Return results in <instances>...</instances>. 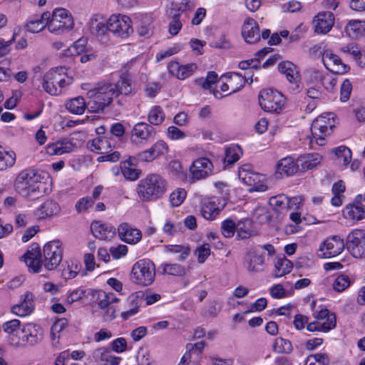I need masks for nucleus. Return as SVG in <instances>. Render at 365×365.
Instances as JSON below:
<instances>
[{
  "mask_svg": "<svg viewBox=\"0 0 365 365\" xmlns=\"http://www.w3.org/2000/svg\"><path fill=\"white\" fill-rule=\"evenodd\" d=\"M87 40L81 38L76 41L69 48L64 51L65 56L81 55L86 51Z\"/></svg>",
  "mask_w": 365,
  "mask_h": 365,
  "instance_id": "obj_45",
  "label": "nucleus"
},
{
  "mask_svg": "<svg viewBox=\"0 0 365 365\" xmlns=\"http://www.w3.org/2000/svg\"><path fill=\"white\" fill-rule=\"evenodd\" d=\"M187 195V192L185 189L178 188L174 190L170 195V201L173 207H178L185 200Z\"/></svg>",
  "mask_w": 365,
  "mask_h": 365,
  "instance_id": "obj_57",
  "label": "nucleus"
},
{
  "mask_svg": "<svg viewBox=\"0 0 365 365\" xmlns=\"http://www.w3.org/2000/svg\"><path fill=\"white\" fill-rule=\"evenodd\" d=\"M24 259L26 264L29 267L30 272L37 273L41 271V266L43 264V260L41 259V254L39 251L28 250L24 256L21 257Z\"/></svg>",
  "mask_w": 365,
  "mask_h": 365,
  "instance_id": "obj_29",
  "label": "nucleus"
},
{
  "mask_svg": "<svg viewBox=\"0 0 365 365\" xmlns=\"http://www.w3.org/2000/svg\"><path fill=\"white\" fill-rule=\"evenodd\" d=\"M218 79L217 74L215 71H209L207 74L206 78H200L197 80L200 85L205 89H209L212 85L215 84Z\"/></svg>",
  "mask_w": 365,
  "mask_h": 365,
  "instance_id": "obj_64",
  "label": "nucleus"
},
{
  "mask_svg": "<svg viewBox=\"0 0 365 365\" xmlns=\"http://www.w3.org/2000/svg\"><path fill=\"white\" fill-rule=\"evenodd\" d=\"M123 166L121 173L126 180L135 181L139 178L141 171L140 170L126 166V162H122Z\"/></svg>",
  "mask_w": 365,
  "mask_h": 365,
  "instance_id": "obj_59",
  "label": "nucleus"
},
{
  "mask_svg": "<svg viewBox=\"0 0 365 365\" xmlns=\"http://www.w3.org/2000/svg\"><path fill=\"white\" fill-rule=\"evenodd\" d=\"M242 35L249 43H254L260 39L259 28L253 19H246L242 26Z\"/></svg>",
  "mask_w": 365,
  "mask_h": 365,
  "instance_id": "obj_25",
  "label": "nucleus"
},
{
  "mask_svg": "<svg viewBox=\"0 0 365 365\" xmlns=\"http://www.w3.org/2000/svg\"><path fill=\"white\" fill-rule=\"evenodd\" d=\"M71 83L72 78L66 76L64 67L51 69L44 74L41 80L43 90L51 96L62 94Z\"/></svg>",
  "mask_w": 365,
  "mask_h": 365,
  "instance_id": "obj_4",
  "label": "nucleus"
},
{
  "mask_svg": "<svg viewBox=\"0 0 365 365\" xmlns=\"http://www.w3.org/2000/svg\"><path fill=\"white\" fill-rule=\"evenodd\" d=\"M229 76L231 91L225 94V96H227L232 93L237 92L244 87L246 83V79L238 73L235 72L229 74L227 73L225 75V76ZM218 94L221 95L219 91H216L214 93L215 98H222V97H224V96H218Z\"/></svg>",
  "mask_w": 365,
  "mask_h": 365,
  "instance_id": "obj_32",
  "label": "nucleus"
},
{
  "mask_svg": "<svg viewBox=\"0 0 365 365\" xmlns=\"http://www.w3.org/2000/svg\"><path fill=\"white\" fill-rule=\"evenodd\" d=\"M197 68L195 63L180 65L177 61H171L168 65L169 73L180 80H185L191 76Z\"/></svg>",
  "mask_w": 365,
  "mask_h": 365,
  "instance_id": "obj_22",
  "label": "nucleus"
},
{
  "mask_svg": "<svg viewBox=\"0 0 365 365\" xmlns=\"http://www.w3.org/2000/svg\"><path fill=\"white\" fill-rule=\"evenodd\" d=\"M155 135L156 130L153 125L143 122L138 123L131 130L130 141L138 147H143L153 141Z\"/></svg>",
  "mask_w": 365,
  "mask_h": 365,
  "instance_id": "obj_10",
  "label": "nucleus"
},
{
  "mask_svg": "<svg viewBox=\"0 0 365 365\" xmlns=\"http://www.w3.org/2000/svg\"><path fill=\"white\" fill-rule=\"evenodd\" d=\"M34 296L30 292H26L21 297L20 303L11 307L13 314L19 317L29 315L34 309Z\"/></svg>",
  "mask_w": 365,
  "mask_h": 365,
  "instance_id": "obj_20",
  "label": "nucleus"
},
{
  "mask_svg": "<svg viewBox=\"0 0 365 365\" xmlns=\"http://www.w3.org/2000/svg\"><path fill=\"white\" fill-rule=\"evenodd\" d=\"M204 346L205 343L202 341L196 342L195 344H187V349L189 351L182 357L179 365H200L198 360L201 357Z\"/></svg>",
  "mask_w": 365,
  "mask_h": 365,
  "instance_id": "obj_21",
  "label": "nucleus"
},
{
  "mask_svg": "<svg viewBox=\"0 0 365 365\" xmlns=\"http://www.w3.org/2000/svg\"><path fill=\"white\" fill-rule=\"evenodd\" d=\"M361 200V195L356 196L354 201L344 208V216L353 220H361L365 218V205L362 204Z\"/></svg>",
  "mask_w": 365,
  "mask_h": 365,
  "instance_id": "obj_23",
  "label": "nucleus"
},
{
  "mask_svg": "<svg viewBox=\"0 0 365 365\" xmlns=\"http://www.w3.org/2000/svg\"><path fill=\"white\" fill-rule=\"evenodd\" d=\"M314 31L318 34L328 33L334 24V16L331 11H321L313 21Z\"/></svg>",
  "mask_w": 365,
  "mask_h": 365,
  "instance_id": "obj_19",
  "label": "nucleus"
},
{
  "mask_svg": "<svg viewBox=\"0 0 365 365\" xmlns=\"http://www.w3.org/2000/svg\"><path fill=\"white\" fill-rule=\"evenodd\" d=\"M236 230V222L230 219L224 220L221 224V232L225 237H233Z\"/></svg>",
  "mask_w": 365,
  "mask_h": 365,
  "instance_id": "obj_58",
  "label": "nucleus"
},
{
  "mask_svg": "<svg viewBox=\"0 0 365 365\" xmlns=\"http://www.w3.org/2000/svg\"><path fill=\"white\" fill-rule=\"evenodd\" d=\"M364 22L358 20L350 21L345 27L346 33L351 38H357L364 32Z\"/></svg>",
  "mask_w": 365,
  "mask_h": 365,
  "instance_id": "obj_44",
  "label": "nucleus"
},
{
  "mask_svg": "<svg viewBox=\"0 0 365 365\" xmlns=\"http://www.w3.org/2000/svg\"><path fill=\"white\" fill-rule=\"evenodd\" d=\"M16 163V154L14 152L6 151L0 146V171L11 168Z\"/></svg>",
  "mask_w": 365,
  "mask_h": 365,
  "instance_id": "obj_43",
  "label": "nucleus"
},
{
  "mask_svg": "<svg viewBox=\"0 0 365 365\" xmlns=\"http://www.w3.org/2000/svg\"><path fill=\"white\" fill-rule=\"evenodd\" d=\"M150 149L156 158L160 155L167 154L169 150L168 144L163 140H158L150 148Z\"/></svg>",
  "mask_w": 365,
  "mask_h": 365,
  "instance_id": "obj_62",
  "label": "nucleus"
},
{
  "mask_svg": "<svg viewBox=\"0 0 365 365\" xmlns=\"http://www.w3.org/2000/svg\"><path fill=\"white\" fill-rule=\"evenodd\" d=\"M321 160L322 158L318 153L307 154L299 158L303 170H312L320 163Z\"/></svg>",
  "mask_w": 365,
  "mask_h": 365,
  "instance_id": "obj_41",
  "label": "nucleus"
},
{
  "mask_svg": "<svg viewBox=\"0 0 365 365\" xmlns=\"http://www.w3.org/2000/svg\"><path fill=\"white\" fill-rule=\"evenodd\" d=\"M94 205L93 200L90 197H85L81 198L76 202L75 208L78 213H83L89 211Z\"/></svg>",
  "mask_w": 365,
  "mask_h": 365,
  "instance_id": "obj_60",
  "label": "nucleus"
},
{
  "mask_svg": "<svg viewBox=\"0 0 365 365\" xmlns=\"http://www.w3.org/2000/svg\"><path fill=\"white\" fill-rule=\"evenodd\" d=\"M43 264L48 270L55 269L62 261L63 250L59 240L47 242L43 248Z\"/></svg>",
  "mask_w": 365,
  "mask_h": 365,
  "instance_id": "obj_9",
  "label": "nucleus"
},
{
  "mask_svg": "<svg viewBox=\"0 0 365 365\" xmlns=\"http://www.w3.org/2000/svg\"><path fill=\"white\" fill-rule=\"evenodd\" d=\"M334 127V120L330 118L323 115L317 117L313 120L311 125L312 136H308L306 138L307 140H309V146L313 148L314 141L318 145H324L325 137L331 134Z\"/></svg>",
  "mask_w": 365,
  "mask_h": 365,
  "instance_id": "obj_6",
  "label": "nucleus"
},
{
  "mask_svg": "<svg viewBox=\"0 0 365 365\" xmlns=\"http://www.w3.org/2000/svg\"><path fill=\"white\" fill-rule=\"evenodd\" d=\"M110 32L123 38H128L133 32L132 21L125 15H112L108 19Z\"/></svg>",
  "mask_w": 365,
  "mask_h": 365,
  "instance_id": "obj_13",
  "label": "nucleus"
},
{
  "mask_svg": "<svg viewBox=\"0 0 365 365\" xmlns=\"http://www.w3.org/2000/svg\"><path fill=\"white\" fill-rule=\"evenodd\" d=\"M90 30L93 34L98 37L106 35L108 32H110V29L108 28V20L105 22L96 19H91L90 21Z\"/></svg>",
  "mask_w": 365,
  "mask_h": 365,
  "instance_id": "obj_42",
  "label": "nucleus"
},
{
  "mask_svg": "<svg viewBox=\"0 0 365 365\" xmlns=\"http://www.w3.org/2000/svg\"><path fill=\"white\" fill-rule=\"evenodd\" d=\"M91 230L95 237L102 240L111 239L115 233V229L113 226L100 222H92Z\"/></svg>",
  "mask_w": 365,
  "mask_h": 365,
  "instance_id": "obj_27",
  "label": "nucleus"
},
{
  "mask_svg": "<svg viewBox=\"0 0 365 365\" xmlns=\"http://www.w3.org/2000/svg\"><path fill=\"white\" fill-rule=\"evenodd\" d=\"M61 207L59 205L52 200H46L34 212L35 216L38 219H45L53 215H56L60 212Z\"/></svg>",
  "mask_w": 365,
  "mask_h": 365,
  "instance_id": "obj_28",
  "label": "nucleus"
},
{
  "mask_svg": "<svg viewBox=\"0 0 365 365\" xmlns=\"http://www.w3.org/2000/svg\"><path fill=\"white\" fill-rule=\"evenodd\" d=\"M50 13L44 12L41 16H36L31 18L26 23V29L32 33H37L42 31L46 26L48 27Z\"/></svg>",
  "mask_w": 365,
  "mask_h": 365,
  "instance_id": "obj_30",
  "label": "nucleus"
},
{
  "mask_svg": "<svg viewBox=\"0 0 365 365\" xmlns=\"http://www.w3.org/2000/svg\"><path fill=\"white\" fill-rule=\"evenodd\" d=\"M273 348L274 351L278 353L289 354L292 350L291 342L289 340L284 339L282 337H278L274 340Z\"/></svg>",
  "mask_w": 365,
  "mask_h": 365,
  "instance_id": "obj_56",
  "label": "nucleus"
},
{
  "mask_svg": "<svg viewBox=\"0 0 365 365\" xmlns=\"http://www.w3.org/2000/svg\"><path fill=\"white\" fill-rule=\"evenodd\" d=\"M244 267L249 272H260L264 269L265 259L256 250H250L243 261Z\"/></svg>",
  "mask_w": 365,
  "mask_h": 365,
  "instance_id": "obj_17",
  "label": "nucleus"
},
{
  "mask_svg": "<svg viewBox=\"0 0 365 365\" xmlns=\"http://www.w3.org/2000/svg\"><path fill=\"white\" fill-rule=\"evenodd\" d=\"M237 240L247 239L252 235L251 221L248 219L239 220L236 223Z\"/></svg>",
  "mask_w": 365,
  "mask_h": 365,
  "instance_id": "obj_39",
  "label": "nucleus"
},
{
  "mask_svg": "<svg viewBox=\"0 0 365 365\" xmlns=\"http://www.w3.org/2000/svg\"><path fill=\"white\" fill-rule=\"evenodd\" d=\"M74 22L71 14L63 8L56 9L48 23V29L51 33L62 34L71 30Z\"/></svg>",
  "mask_w": 365,
  "mask_h": 365,
  "instance_id": "obj_7",
  "label": "nucleus"
},
{
  "mask_svg": "<svg viewBox=\"0 0 365 365\" xmlns=\"http://www.w3.org/2000/svg\"><path fill=\"white\" fill-rule=\"evenodd\" d=\"M242 155V150L238 145H232L225 148L224 161L227 164L237 162Z\"/></svg>",
  "mask_w": 365,
  "mask_h": 365,
  "instance_id": "obj_50",
  "label": "nucleus"
},
{
  "mask_svg": "<svg viewBox=\"0 0 365 365\" xmlns=\"http://www.w3.org/2000/svg\"><path fill=\"white\" fill-rule=\"evenodd\" d=\"M23 339L29 345H35L39 343L43 337V329L36 324H26L22 328Z\"/></svg>",
  "mask_w": 365,
  "mask_h": 365,
  "instance_id": "obj_24",
  "label": "nucleus"
},
{
  "mask_svg": "<svg viewBox=\"0 0 365 365\" xmlns=\"http://www.w3.org/2000/svg\"><path fill=\"white\" fill-rule=\"evenodd\" d=\"M66 108L71 113L76 115L83 114L88 108V103L81 96L70 99L66 103Z\"/></svg>",
  "mask_w": 365,
  "mask_h": 365,
  "instance_id": "obj_37",
  "label": "nucleus"
},
{
  "mask_svg": "<svg viewBox=\"0 0 365 365\" xmlns=\"http://www.w3.org/2000/svg\"><path fill=\"white\" fill-rule=\"evenodd\" d=\"M278 68L284 73L289 82L292 84V90L297 92L300 88V74L297 67L291 61H283L278 65Z\"/></svg>",
  "mask_w": 365,
  "mask_h": 365,
  "instance_id": "obj_18",
  "label": "nucleus"
},
{
  "mask_svg": "<svg viewBox=\"0 0 365 365\" xmlns=\"http://www.w3.org/2000/svg\"><path fill=\"white\" fill-rule=\"evenodd\" d=\"M292 263L285 257H279L274 263V276L275 277H282L291 272Z\"/></svg>",
  "mask_w": 365,
  "mask_h": 365,
  "instance_id": "obj_40",
  "label": "nucleus"
},
{
  "mask_svg": "<svg viewBox=\"0 0 365 365\" xmlns=\"http://www.w3.org/2000/svg\"><path fill=\"white\" fill-rule=\"evenodd\" d=\"M169 16L168 31L172 36H175L181 30L182 22L185 21V19L180 17L179 14H175L172 12H170Z\"/></svg>",
  "mask_w": 365,
  "mask_h": 365,
  "instance_id": "obj_46",
  "label": "nucleus"
},
{
  "mask_svg": "<svg viewBox=\"0 0 365 365\" xmlns=\"http://www.w3.org/2000/svg\"><path fill=\"white\" fill-rule=\"evenodd\" d=\"M155 277V265L148 259L137 261L133 266L130 278L133 283L140 286H149Z\"/></svg>",
  "mask_w": 365,
  "mask_h": 365,
  "instance_id": "obj_5",
  "label": "nucleus"
},
{
  "mask_svg": "<svg viewBox=\"0 0 365 365\" xmlns=\"http://www.w3.org/2000/svg\"><path fill=\"white\" fill-rule=\"evenodd\" d=\"M112 147L111 140L106 137H98L88 143L90 150L96 153H108L112 151Z\"/></svg>",
  "mask_w": 365,
  "mask_h": 365,
  "instance_id": "obj_34",
  "label": "nucleus"
},
{
  "mask_svg": "<svg viewBox=\"0 0 365 365\" xmlns=\"http://www.w3.org/2000/svg\"><path fill=\"white\" fill-rule=\"evenodd\" d=\"M345 246L343 238L339 235H333L321 243L317 250V255L322 259L334 257L344 251Z\"/></svg>",
  "mask_w": 365,
  "mask_h": 365,
  "instance_id": "obj_11",
  "label": "nucleus"
},
{
  "mask_svg": "<svg viewBox=\"0 0 365 365\" xmlns=\"http://www.w3.org/2000/svg\"><path fill=\"white\" fill-rule=\"evenodd\" d=\"M165 114L161 107L154 106L148 113V121L150 124L158 125L164 120Z\"/></svg>",
  "mask_w": 365,
  "mask_h": 365,
  "instance_id": "obj_52",
  "label": "nucleus"
},
{
  "mask_svg": "<svg viewBox=\"0 0 365 365\" xmlns=\"http://www.w3.org/2000/svg\"><path fill=\"white\" fill-rule=\"evenodd\" d=\"M247 165L241 167L238 172L240 180L250 187V192H264L267 190V186L264 183V176L250 170Z\"/></svg>",
  "mask_w": 365,
  "mask_h": 365,
  "instance_id": "obj_12",
  "label": "nucleus"
},
{
  "mask_svg": "<svg viewBox=\"0 0 365 365\" xmlns=\"http://www.w3.org/2000/svg\"><path fill=\"white\" fill-rule=\"evenodd\" d=\"M118 233L120 239L128 244H136L142 237L140 230L133 228L127 223H122L119 225Z\"/></svg>",
  "mask_w": 365,
  "mask_h": 365,
  "instance_id": "obj_26",
  "label": "nucleus"
},
{
  "mask_svg": "<svg viewBox=\"0 0 365 365\" xmlns=\"http://www.w3.org/2000/svg\"><path fill=\"white\" fill-rule=\"evenodd\" d=\"M346 246L355 258L365 256V230H354L346 237Z\"/></svg>",
  "mask_w": 365,
  "mask_h": 365,
  "instance_id": "obj_14",
  "label": "nucleus"
},
{
  "mask_svg": "<svg viewBox=\"0 0 365 365\" xmlns=\"http://www.w3.org/2000/svg\"><path fill=\"white\" fill-rule=\"evenodd\" d=\"M299 169V165L291 157H287L280 160L277 165V172L286 176L294 175Z\"/></svg>",
  "mask_w": 365,
  "mask_h": 365,
  "instance_id": "obj_35",
  "label": "nucleus"
},
{
  "mask_svg": "<svg viewBox=\"0 0 365 365\" xmlns=\"http://www.w3.org/2000/svg\"><path fill=\"white\" fill-rule=\"evenodd\" d=\"M259 102L265 111L278 113L284 108L285 98L277 91L264 89L260 92Z\"/></svg>",
  "mask_w": 365,
  "mask_h": 365,
  "instance_id": "obj_8",
  "label": "nucleus"
},
{
  "mask_svg": "<svg viewBox=\"0 0 365 365\" xmlns=\"http://www.w3.org/2000/svg\"><path fill=\"white\" fill-rule=\"evenodd\" d=\"M62 267L61 276L66 280L75 278L81 269V262L74 259L66 261Z\"/></svg>",
  "mask_w": 365,
  "mask_h": 365,
  "instance_id": "obj_33",
  "label": "nucleus"
},
{
  "mask_svg": "<svg viewBox=\"0 0 365 365\" xmlns=\"http://www.w3.org/2000/svg\"><path fill=\"white\" fill-rule=\"evenodd\" d=\"M213 165L207 158H199L190 166V177L196 181L205 179L212 173Z\"/></svg>",
  "mask_w": 365,
  "mask_h": 365,
  "instance_id": "obj_15",
  "label": "nucleus"
},
{
  "mask_svg": "<svg viewBox=\"0 0 365 365\" xmlns=\"http://www.w3.org/2000/svg\"><path fill=\"white\" fill-rule=\"evenodd\" d=\"M330 359L326 353H316L307 356L304 365H329Z\"/></svg>",
  "mask_w": 365,
  "mask_h": 365,
  "instance_id": "obj_49",
  "label": "nucleus"
},
{
  "mask_svg": "<svg viewBox=\"0 0 365 365\" xmlns=\"http://www.w3.org/2000/svg\"><path fill=\"white\" fill-rule=\"evenodd\" d=\"M336 324V317H331L328 322H313L307 323V329L309 331H323L328 332L335 328Z\"/></svg>",
  "mask_w": 365,
  "mask_h": 365,
  "instance_id": "obj_38",
  "label": "nucleus"
},
{
  "mask_svg": "<svg viewBox=\"0 0 365 365\" xmlns=\"http://www.w3.org/2000/svg\"><path fill=\"white\" fill-rule=\"evenodd\" d=\"M75 145L71 140L63 139L48 145L47 153L49 155H61L73 151Z\"/></svg>",
  "mask_w": 365,
  "mask_h": 365,
  "instance_id": "obj_31",
  "label": "nucleus"
},
{
  "mask_svg": "<svg viewBox=\"0 0 365 365\" xmlns=\"http://www.w3.org/2000/svg\"><path fill=\"white\" fill-rule=\"evenodd\" d=\"M351 285V279L348 275L340 274L334 279L332 287L334 291L341 292Z\"/></svg>",
  "mask_w": 365,
  "mask_h": 365,
  "instance_id": "obj_53",
  "label": "nucleus"
},
{
  "mask_svg": "<svg viewBox=\"0 0 365 365\" xmlns=\"http://www.w3.org/2000/svg\"><path fill=\"white\" fill-rule=\"evenodd\" d=\"M132 91L130 81L127 74L120 76L116 83H105L87 92L88 110L91 113L103 111L120 94L128 95Z\"/></svg>",
  "mask_w": 365,
  "mask_h": 365,
  "instance_id": "obj_1",
  "label": "nucleus"
},
{
  "mask_svg": "<svg viewBox=\"0 0 365 365\" xmlns=\"http://www.w3.org/2000/svg\"><path fill=\"white\" fill-rule=\"evenodd\" d=\"M166 187L167 182L160 175L150 174L138 182L135 190L142 201L150 202L161 197Z\"/></svg>",
  "mask_w": 365,
  "mask_h": 365,
  "instance_id": "obj_3",
  "label": "nucleus"
},
{
  "mask_svg": "<svg viewBox=\"0 0 365 365\" xmlns=\"http://www.w3.org/2000/svg\"><path fill=\"white\" fill-rule=\"evenodd\" d=\"M98 304L101 309H105L106 307L112 305L118 301V299L113 293H106L103 291L98 292Z\"/></svg>",
  "mask_w": 365,
  "mask_h": 365,
  "instance_id": "obj_47",
  "label": "nucleus"
},
{
  "mask_svg": "<svg viewBox=\"0 0 365 365\" xmlns=\"http://www.w3.org/2000/svg\"><path fill=\"white\" fill-rule=\"evenodd\" d=\"M192 8V4L190 1H188L186 2L180 3L178 9H172L170 12L175 14H179L180 17L186 19L188 17L189 13L190 12Z\"/></svg>",
  "mask_w": 365,
  "mask_h": 365,
  "instance_id": "obj_63",
  "label": "nucleus"
},
{
  "mask_svg": "<svg viewBox=\"0 0 365 365\" xmlns=\"http://www.w3.org/2000/svg\"><path fill=\"white\" fill-rule=\"evenodd\" d=\"M220 209L213 199L204 200L202 203L201 213L207 220H214L219 215Z\"/></svg>",
  "mask_w": 365,
  "mask_h": 365,
  "instance_id": "obj_36",
  "label": "nucleus"
},
{
  "mask_svg": "<svg viewBox=\"0 0 365 365\" xmlns=\"http://www.w3.org/2000/svg\"><path fill=\"white\" fill-rule=\"evenodd\" d=\"M322 58L324 66L333 73H345L349 69V67L341 62V58L330 49L324 50Z\"/></svg>",
  "mask_w": 365,
  "mask_h": 365,
  "instance_id": "obj_16",
  "label": "nucleus"
},
{
  "mask_svg": "<svg viewBox=\"0 0 365 365\" xmlns=\"http://www.w3.org/2000/svg\"><path fill=\"white\" fill-rule=\"evenodd\" d=\"M165 251L173 254L180 253L179 261L185 260L190 254V250L188 246L182 245H169L165 247Z\"/></svg>",
  "mask_w": 365,
  "mask_h": 365,
  "instance_id": "obj_48",
  "label": "nucleus"
},
{
  "mask_svg": "<svg viewBox=\"0 0 365 365\" xmlns=\"http://www.w3.org/2000/svg\"><path fill=\"white\" fill-rule=\"evenodd\" d=\"M335 154L337 156L339 163L347 165L351 159V152L346 146H339L335 149Z\"/></svg>",
  "mask_w": 365,
  "mask_h": 365,
  "instance_id": "obj_55",
  "label": "nucleus"
},
{
  "mask_svg": "<svg viewBox=\"0 0 365 365\" xmlns=\"http://www.w3.org/2000/svg\"><path fill=\"white\" fill-rule=\"evenodd\" d=\"M142 299L136 294H132L129 297L130 308L125 312H122L121 317L124 320L128 319L132 316L136 314L139 311V303Z\"/></svg>",
  "mask_w": 365,
  "mask_h": 365,
  "instance_id": "obj_51",
  "label": "nucleus"
},
{
  "mask_svg": "<svg viewBox=\"0 0 365 365\" xmlns=\"http://www.w3.org/2000/svg\"><path fill=\"white\" fill-rule=\"evenodd\" d=\"M287 197L284 195H279L269 198V203L272 208L277 211L287 208Z\"/></svg>",
  "mask_w": 365,
  "mask_h": 365,
  "instance_id": "obj_61",
  "label": "nucleus"
},
{
  "mask_svg": "<svg viewBox=\"0 0 365 365\" xmlns=\"http://www.w3.org/2000/svg\"><path fill=\"white\" fill-rule=\"evenodd\" d=\"M43 184L41 175L31 168L17 173L14 182L15 190L24 197L35 199L41 194Z\"/></svg>",
  "mask_w": 365,
  "mask_h": 365,
  "instance_id": "obj_2",
  "label": "nucleus"
},
{
  "mask_svg": "<svg viewBox=\"0 0 365 365\" xmlns=\"http://www.w3.org/2000/svg\"><path fill=\"white\" fill-rule=\"evenodd\" d=\"M163 272L173 276L181 277L185 274V268L178 264H165L163 265Z\"/></svg>",
  "mask_w": 365,
  "mask_h": 365,
  "instance_id": "obj_54",
  "label": "nucleus"
}]
</instances>
